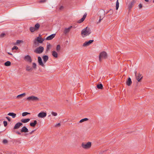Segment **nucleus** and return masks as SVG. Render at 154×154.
Here are the masks:
<instances>
[{
	"label": "nucleus",
	"instance_id": "obj_32",
	"mask_svg": "<svg viewBox=\"0 0 154 154\" xmlns=\"http://www.w3.org/2000/svg\"><path fill=\"white\" fill-rule=\"evenodd\" d=\"M23 41L22 40H18L17 41L16 43L15 44V45H17L18 44H19L21 42H23Z\"/></svg>",
	"mask_w": 154,
	"mask_h": 154
},
{
	"label": "nucleus",
	"instance_id": "obj_22",
	"mask_svg": "<svg viewBox=\"0 0 154 154\" xmlns=\"http://www.w3.org/2000/svg\"><path fill=\"white\" fill-rule=\"evenodd\" d=\"M8 115L9 116H11L13 118H15L16 116V114L13 112H9Z\"/></svg>",
	"mask_w": 154,
	"mask_h": 154
},
{
	"label": "nucleus",
	"instance_id": "obj_19",
	"mask_svg": "<svg viewBox=\"0 0 154 154\" xmlns=\"http://www.w3.org/2000/svg\"><path fill=\"white\" fill-rule=\"evenodd\" d=\"M42 58L44 62L45 63L48 60V57L47 55H45Z\"/></svg>",
	"mask_w": 154,
	"mask_h": 154
},
{
	"label": "nucleus",
	"instance_id": "obj_42",
	"mask_svg": "<svg viewBox=\"0 0 154 154\" xmlns=\"http://www.w3.org/2000/svg\"><path fill=\"white\" fill-rule=\"evenodd\" d=\"M18 49V48L16 46H14V47L12 48V50L16 49L17 50Z\"/></svg>",
	"mask_w": 154,
	"mask_h": 154
},
{
	"label": "nucleus",
	"instance_id": "obj_29",
	"mask_svg": "<svg viewBox=\"0 0 154 154\" xmlns=\"http://www.w3.org/2000/svg\"><path fill=\"white\" fill-rule=\"evenodd\" d=\"M119 7V3L118 0H117L116 2V9L117 10Z\"/></svg>",
	"mask_w": 154,
	"mask_h": 154
},
{
	"label": "nucleus",
	"instance_id": "obj_39",
	"mask_svg": "<svg viewBox=\"0 0 154 154\" xmlns=\"http://www.w3.org/2000/svg\"><path fill=\"white\" fill-rule=\"evenodd\" d=\"M107 13H110V14H111L113 13V10H112V9H111L108 11Z\"/></svg>",
	"mask_w": 154,
	"mask_h": 154
},
{
	"label": "nucleus",
	"instance_id": "obj_44",
	"mask_svg": "<svg viewBox=\"0 0 154 154\" xmlns=\"http://www.w3.org/2000/svg\"><path fill=\"white\" fill-rule=\"evenodd\" d=\"M139 9H141L142 8V5L141 4H140L138 5Z\"/></svg>",
	"mask_w": 154,
	"mask_h": 154
},
{
	"label": "nucleus",
	"instance_id": "obj_26",
	"mask_svg": "<svg viewBox=\"0 0 154 154\" xmlns=\"http://www.w3.org/2000/svg\"><path fill=\"white\" fill-rule=\"evenodd\" d=\"M97 87L99 89H102L103 88V85L102 84L97 85Z\"/></svg>",
	"mask_w": 154,
	"mask_h": 154
},
{
	"label": "nucleus",
	"instance_id": "obj_49",
	"mask_svg": "<svg viewBox=\"0 0 154 154\" xmlns=\"http://www.w3.org/2000/svg\"><path fill=\"white\" fill-rule=\"evenodd\" d=\"M102 20V19H101V17L100 16V19H99V20L97 22V23H100V21H101V20Z\"/></svg>",
	"mask_w": 154,
	"mask_h": 154
},
{
	"label": "nucleus",
	"instance_id": "obj_46",
	"mask_svg": "<svg viewBox=\"0 0 154 154\" xmlns=\"http://www.w3.org/2000/svg\"><path fill=\"white\" fill-rule=\"evenodd\" d=\"M46 1V0H40L39 2L40 3H44V2H45Z\"/></svg>",
	"mask_w": 154,
	"mask_h": 154
},
{
	"label": "nucleus",
	"instance_id": "obj_5",
	"mask_svg": "<svg viewBox=\"0 0 154 154\" xmlns=\"http://www.w3.org/2000/svg\"><path fill=\"white\" fill-rule=\"evenodd\" d=\"M44 48L42 46H39L34 50V52L38 54L42 53L44 51Z\"/></svg>",
	"mask_w": 154,
	"mask_h": 154
},
{
	"label": "nucleus",
	"instance_id": "obj_47",
	"mask_svg": "<svg viewBox=\"0 0 154 154\" xmlns=\"http://www.w3.org/2000/svg\"><path fill=\"white\" fill-rule=\"evenodd\" d=\"M63 8H64L62 6H61L59 8V10H62L63 9Z\"/></svg>",
	"mask_w": 154,
	"mask_h": 154
},
{
	"label": "nucleus",
	"instance_id": "obj_4",
	"mask_svg": "<svg viewBox=\"0 0 154 154\" xmlns=\"http://www.w3.org/2000/svg\"><path fill=\"white\" fill-rule=\"evenodd\" d=\"M91 145V142H88L86 143H82V146L84 149H87L90 148Z\"/></svg>",
	"mask_w": 154,
	"mask_h": 154
},
{
	"label": "nucleus",
	"instance_id": "obj_41",
	"mask_svg": "<svg viewBox=\"0 0 154 154\" xmlns=\"http://www.w3.org/2000/svg\"><path fill=\"white\" fill-rule=\"evenodd\" d=\"M5 35V34L4 33H2L0 34V37H3Z\"/></svg>",
	"mask_w": 154,
	"mask_h": 154
},
{
	"label": "nucleus",
	"instance_id": "obj_53",
	"mask_svg": "<svg viewBox=\"0 0 154 154\" xmlns=\"http://www.w3.org/2000/svg\"><path fill=\"white\" fill-rule=\"evenodd\" d=\"M8 54H9V55H12V54H11V53H10L8 52Z\"/></svg>",
	"mask_w": 154,
	"mask_h": 154
},
{
	"label": "nucleus",
	"instance_id": "obj_17",
	"mask_svg": "<svg viewBox=\"0 0 154 154\" xmlns=\"http://www.w3.org/2000/svg\"><path fill=\"white\" fill-rule=\"evenodd\" d=\"M56 35L55 34H53L50 35V36L47 37L46 39L47 40H51Z\"/></svg>",
	"mask_w": 154,
	"mask_h": 154
},
{
	"label": "nucleus",
	"instance_id": "obj_7",
	"mask_svg": "<svg viewBox=\"0 0 154 154\" xmlns=\"http://www.w3.org/2000/svg\"><path fill=\"white\" fill-rule=\"evenodd\" d=\"M24 59L27 62L31 63L32 62V59L30 56L27 55L25 56Z\"/></svg>",
	"mask_w": 154,
	"mask_h": 154
},
{
	"label": "nucleus",
	"instance_id": "obj_33",
	"mask_svg": "<svg viewBox=\"0 0 154 154\" xmlns=\"http://www.w3.org/2000/svg\"><path fill=\"white\" fill-rule=\"evenodd\" d=\"M60 49V45H57L56 47V50L57 52L59 51Z\"/></svg>",
	"mask_w": 154,
	"mask_h": 154
},
{
	"label": "nucleus",
	"instance_id": "obj_30",
	"mask_svg": "<svg viewBox=\"0 0 154 154\" xmlns=\"http://www.w3.org/2000/svg\"><path fill=\"white\" fill-rule=\"evenodd\" d=\"M30 31L32 32H34L35 31H36V30L35 28V27H31L29 29Z\"/></svg>",
	"mask_w": 154,
	"mask_h": 154
},
{
	"label": "nucleus",
	"instance_id": "obj_31",
	"mask_svg": "<svg viewBox=\"0 0 154 154\" xmlns=\"http://www.w3.org/2000/svg\"><path fill=\"white\" fill-rule=\"evenodd\" d=\"M88 120V118H87L83 119H81L80 121L79 122L80 123H82V122H84V121H87Z\"/></svg>",
	"mask_w": 154,
	"mask_h": 154
},
{
	"label": "nucleus",
	"instance_id": "obj_45",
	"mask_svg": "<svg viewBox=\"0 0 154 154\" xmlns=\"http://www.w3.org/2000/svg\"><path fill=\"white\" fill-rule=\"evenodd\" d=\"M64 33L65 34H66L67 33V28H66L64 31Z\"/></svg>",
	"mask_w": 154,
	"mask_h": 154
},
{
	"label": "nucleus",
	"instance_id": "obj_52",
	"mask_svg": "<svg viewBox=\"0 0 154 154\" xmlns=\"http://www.w3.org/2000/svg\"><path fill=\"white\" fill-rule=\"evenodd\" d=\"M134 73L135 74V75L136 77L137 73V71H135V72H134Z\"/></svg>",
	"mask_w": 154,
	"mask_h": 154
},
{
	"label": "nucleus",
	"instance_id": "obj_40",
	"mask_svg": "<svg viewBox=\"0 0 154 154\" xmlns=\"http://www.w3.org/2000/svg\"><path fill=\"white\" fill-rule=\"evenodd\" d=\"M3 123H4V126H5V127H6L7 125V124H8V123H7V122L6 121H4L3 122Z\"/></svg>",
	"mask_w": 154,
	"mask_h": 154
},
{
	"label": "nucleus",
	"instance_id": "obj_13",
	"mask_svg": "<svg viewBox=\"0 0 154 154\" xmlns=\"http://www.w3.org/2000/svg\"><path fill=\"white\" fill-rule=\"evenodd\" d=\"M38 59L39 65L42 66H44V65L42 61V59L41 57L39 56L38 57Z\"/></svg>",
	"mask_w": 154,
	"mask_h": 154
},
{
	"label": "nucleus",
	"instance_id": "obj_55",
	"mask_svg": "<svg viewBox=\"0 0 154 154\" xmlns=\"http://www.w3.org/2000/svg\"><path fill=\"white\" fill-rule=\"evenodd\" d=\"M153 2L154 3V0H153Z\"/></svg>",
	"mask_w": 154,
	"mask_h": 154
},
{
	"label": "nucleus",
	"instance_id": "obj_6",
	"mask_svg": "<svg viewBox=\"0 0 154 154\" xmlns=\"http://www.w3.org/2000/svg\"><path fill=\"white\" fill-rule=\"evenodd\" d=\"M44 40V39L40 37H38L37 38V39H35L34 41V44L36 45L37 43L36 41L38 42L39 43H42Z\"/></svg>",
	"mask_w": 154,
	"mask_h": 154
},
{
	"label": "nucleus",
	"instance_id": "obj_43",
	"mask_svg": "<svg viewBox=\"0 0 154 154\" xmlns=\"http://www.w3.org/2000/svg\"><path fill=\"white\" fill-rule=\"evenodd\" d=\"M60 123H59L55 125V127H60Z\"/></svg>",
	"mask_w": 154,
	"mask_h": 154
},
{
	"label": "nucleus",
	"instance_id": "obj_8",
	"mask_svg": "<svg viewBox=\"0 0 154 154\" xmlns=\"http://www.w3.org/2000/svg\"><path fill=\"white\" fill-rule=\"evenodd\" d=\"M47 113L45 112H41L38 115V116L39 118H43L46 116Z\"/></svg>",
	"mask_w": 154,
	"mask_h": 154
},
{
	"label": "nucleus",
	"instance_id": "obj_10",
	"mask_svg": "<svg viewBox=\"0 0 154 154\" xmlns=\"http://www.w3.org/2000/svg\"><path fill=\"white\" fill-rule=\"evenodd\" d=\"M93 42H94L93 40H90L88 42H85L83 44V46L84 47H85V46H88Z\"/></svg>",
	"mask_w": 154,
	"mask_h": 154
},
{
	"label": "nucleus",
	"instance_id": "obj_12",
	"mask_svg": "<svg viewBox=\"0 0 154 154\" xmlns=\"http://www.w3.org/2000/svg\"><path fill=\"white\" fill-rule=\"evenodd\" d=\"M23 125L22 123L18 122L17 123L14 127V129H17L20 128V127Z\"/></svg>",
	"mask_w": 154,
	"mask_h": 154
},
{
	"label": "nucleus",
	"instance_id": "obj_51",
	"mask_svg": "<svg viewBox=\"0 0 154 154\" xmlns=\"http://www.w3.org/2000/svg\"><path fill=\"white\" fill-rule=\"evenodd\" d=\"M16 133L18 134H19V135H20L21 134V133L20 132L17 131L16 132Z\"/></svg>",
	"mask_w": 154,
	"mask_h": 154
},
{
	"label": "nucleus",
	"instance_id": "obj_11",
	"mask_svg": "<svg viewBox=\"0 0 154 154\" xmlns=\"http://www.w3.org/2000/svg\"><path fill=\"white\" fill-rule=\"evenodd\" d=\"M136 79L137 80L138 82H140L141 81V80L143 78V76H142V75L140 73H139L138 74L137 76H136Z\"/></svg>",
	"mask_w": 154,
	"mask_h": 154
},
{
	"label": "nucleus",
	"instance_id": "obj_38",
	"mask_svg": "<svg viewBox=\"0 0 154 154\" xmlns=\"http://www.w3.org/2000/svg\"><path fill=\"white\" fill-rule=\"evenodd\" d=\"M75 28V27H73L72 26H70L69 27H68V33L69 31H70V30L72 28Z\"/></svg>",
	"mask_w": 154,
	"mask_h": 154
},
{
	"label": "nucleus",
	"instance_id": "obj_36",
	"mask_svg": "<svg viewBox=\"0 0 154 154\" xmlns=\"http://www.w3.org/2000/svg\"><path fill=\"white\" fill-rule=\"evenodd\" d=\"M29 114H30V113H29V112H24L22 113V116H26L27 115Z\"/></svg>",
	"mask_w": 154,
	"mask_h": 154
},
{
	"label": "nucleus",
	"instance_id": "obj_48",
	"mask_svg": "<svg viewBox=\"0 0 154 154\" xmlns=\"http://www.w3.org/2000/svg\"><path fill=\"white\" fill-rule=\"evenodd\" d=\"M6 118L8 119V120L10 122L11 121V119L10 117H6Z\"/></svg>",
	"mask_w": 154,
	"mask_h": 154
},
{
	"label": "nucleus",
	"instance_id": "obj_28",
	"mask_svg": "<svg viewBox=\"0 0 154 154\" xmlns=\"http://www.w3.org/2000/svg\"><path fill=\"white\" fill-rule=\"evenodd\" d=\"M51 47V45L49 43L48 44H47V48H46V51H48Z\"/></svg>",
	"mask_w": 154,
	"mask_h": 154
},
{
	"label": "nucleus",
	"instance_id": "obj_34",
	"mask_svg": "<svg viewBox=\"0 0 154 154\" xmlns=\"http://www.w3.org/2000/svg\"><path fill=\"white\" fill-rule=\"evenodd\" d=\"M52 115L54 116H57V112H51Z\"/></svg>",
	"mask_w": 154,
	"mask_h": 154
},
{
	"label": "nucleus",
	"instance_id": "obj_54",
	"mask_svg": "<svg viewBox=\"0 0 154 154\" xmlns=\"http://www.w3.org/2000/svg\"><path fill=\"white\" fill-rule=\"evenodd\" d=\"M146 2H149V0H144Z\"/></svg>",
	"mask_w": 154,
	"mask_h": 154
},
{
	"label": "nucleus",
	"instance_id": "obj_37",
	"mask_svg": "<svg viewBox=\"0 0 154 154\" xmlns=\"http://www.w3.org/2000/svg\"><path fill=\"white\" fill-rule=\"evenodd\" d=\"M2 142L4 144H5L7 143H8V141L6 139H4L3 140Z\"/></svg>",
	"mask_w": 154,
	"mask_h": 154
},
{
	"label": "nucleus",
	"instance_id": "obj_20",
	"mask_svg": "<svg viewBox=\"0 0 154 154\" xmlns=\"http://www.w3.org/2000/svg\"><path fill=\"white\" fill-rule=\"evenodd\" d=\"M30 120L29 119H22L21 120V122L23 123H26L29 122Z\"/></svg>",
	"mask_w": 154,
	"mask_h": 154
},
{
	"label": "nucleus",
	"instance_id": "obj_35",
	"mask_svg": "<svg viewBox=\"0 0 154 154\" xmlns=\"http://www.w3.org/2000/svg\"><path fill=\"white\" fill-rule=\"evenodd\" d=\"M32 67L34 69H35L36 68V64L35 63H32Z\"/></svg>",
	"mask_w": 154,
	"mask_h": 154
},
{
	"label": "nucleus",
	"instance_id": "obj_50",
	"mask_svg": "<svg viewBox=\"0 0 154 154\" xmlns=\"http://www.w3.org/2000/svg\"><path fill=\"white\" fill-rule=\"evenodd\" d=\"M35 131V130H33L29 133V134H32Z\"/></svg>",
	"mask_w": 154,
	"mask_h": 154
},
{
	"label": "nucleus",
	"instance_id": "obj_14",
	"mask_svg": "<svg viewBox=\"0 0 154 154\" xmlns=\"http://www.w3.org/2000/svg\"><path fill=\"white\" fill-rule=\"evenodd\" d=\"M132 82L131 78H128L126 82V84L127 85L130 86L131 85Z\"/></svg>",
	"mask_w": 154,
	"mask_h": 154
},
{
	"label": "nucleus",
	"instance_id": "obj_25",
	"mask_svg": "<svg viewBox=\"0 0 154 154\" xmlns=\"http://www.w3.org/2000/svg\"><path fill=\"white\" fill-rule=\"evenodd\" d=\"M40 25L38 23H37L35 26V28L36 31L38 30L39 28Z\"/></svg>",
	"mask_w": 154,
	"mask_h": 154
},
{
	"label": "nucleus",
	"instance_id": "obj_21",
	"mask_svg": "<svg viewBox=\"0 0 154 154\" xmlns=\"http://www.w3.org/2000/svg\"><path fill=\"white\" fill-rule=\"evenodd\" d=\"M37 123V121L36 120H34L33 122H31L30 123V125L32 127H34Z\"/></svg>",
	"mask_w": 154,
	"mask_h": 154
},
{
	"label": "nucleus",
	"instance_id": "obj_1",
	"mask_svg": "<svg viewBox=\"0 0 154 154\" xmlns=\"http://www.w3.org/2000/svg\"><path fill=\"white\" fill-rule=\"evenodd\" d=\"M91 33V31L90 29L87 27L82 30L81 34L82 35H84L85 36H87L88 35Z\"/></svg>",
	"mask_w": 154,
	"mask_h": 154
},
{
	"label": "nucleus",
	"instance_id": "obj_3",
	"mask_svg": "<svg viewBox=\"0 0 154 154\" xmlns=\"http://www.w3.org/2000/svg\"><path fill=\"white\" fill-rule=\"evenodd\" d=\"M107 58V54L105 51L101 52L99 54V60L101 62L102 59H106Z\"/></svg>",
	"mask_w": 154,
	"mask_h": 154
},
{
	"label": "nucleus",
	"instance_id": "obj_23",
	"mask_svg": "<svg viewBox=\"0 0 154 154\" xmlns=\"http://www.w3.org/2000/svg\"><path fill=\"white\" fill-rule=\"evenodd\" d=\"M52 54L53 57L55 58H57V53L55 51H52Z\"/></svg>",
	"mask_w": 154,
	"mask_h": 154
},
{
	"label": "nucleus",
	"instance_id": "obj_16",
	"mask_svg": "<svg viewBox=\"0 0 154 154\" xmlns=\"http://www.w3.org/2000/svg\"><path fill=\"white\" fill-rule=\"evenodd\" d=\"M87 14L86 13H85L83 15L82 17L80 20H79L78 22L79 23H80L82 22H83L85 20V19L86 17Z\"/></svg>",
	"mask_w": 154,
	"mask_h": 154
},
{
	"label": "nucleus",
	"instance_id": "obj_24",
	"mask_svg": "<svg viewBox=\"0 0 154 154\" xmlns=\"http://www.w3.org/2000/svg\"><path fill=\"white\" fill-rule=\"evenodd\" d=\"M26 93H23L22 94H20L17 95V98H21L23 97L24 96H25Z\"/></svg>",
	"mask_w": 154,
	"mask_h": 154
},
{
	"label": "nucleus",
	"instance_id": "obj_2",
	"mask_svg": "<svg viewBox=\"0 0 154 154\" xmlns=\"http://www.w3.org/2000/svg\"><path fill=\"white\" fill-rule=\"evenodd\" d=\"M26 100L29 101H32L33 102H38L39 101V99L37 97L32 95L26 98Z\"/></svg>",
	"mask_w": 154,
	"mask_h": 154
},
{
	"label": "nucleus",
	"instance_id": "obj_15",
	"mask_svg": "<svg viewBox=\"0 0 154 154\" xmlns=\"http://www.w3.org/2000/svg\"><path fill=\"white\" fill-rule=\"evenodd\" d=\"M29 131L28 129L25 126H23L21 129L20 132L21 133H26Z\"/></svg>",
	"mask_w": 154,
	"mask_h": 154
},
{
	"label": "nucleus",
	"instance_id": "obj_27",
	"mask_svg": "<svg viewBox=\"0 0 154 154\" xmlns=\"http://www.w3.org/2000/svg\"><path fill=\"white\" fill-rule=\"evenodd\" d=\"M4 65L6 66H9L11 65V63L9 61H7L5 63Z\"/></svg>",
	"mask_w": 154,
	"mask_h": 154
},
{
	"label": "nucleus",
	"instance_id": "obj_9",
	"mask_svg": "<svg viewBox=\"0 0 154 154\" xmlns=\"http://www.w3.org/2000/svg\"><path fill=\"white\" fill-rule=\"evenodd\" d=\"M135 2L134 0H132L131 3L128 5V9L129 10V11H130V10L132 8V7L134 6V4L135 3Z\"/></svg>",
	"mask_w": 154,
	"mask_h": 154
},
{
	"label": "nucleus",
	"instance_id": "obj_18",
	"mask_svg": "<svg viewBox=\"0 0 154 154\" xmlns=\"http://www.w3.org/2000/svg\"><path fill=\"white\" fill-rule=\"evenodd\" d=\"M26 71L29 72L33 70V69L32 67L28 65H26Z\"/></svg>",
	"mask_w": 154,
	"mask_h": 154
}]
</instances>
